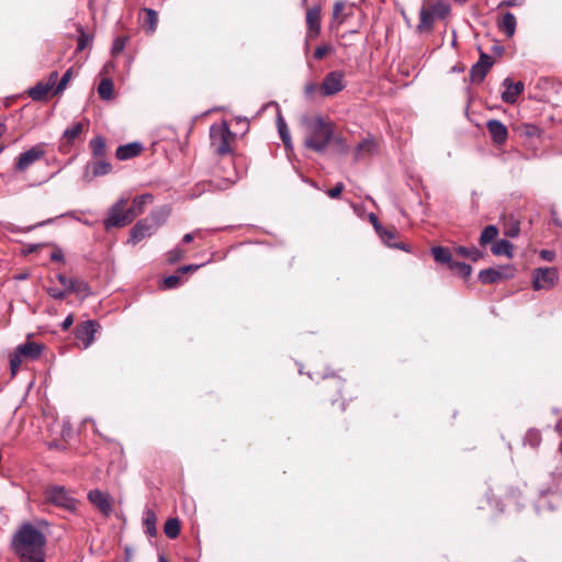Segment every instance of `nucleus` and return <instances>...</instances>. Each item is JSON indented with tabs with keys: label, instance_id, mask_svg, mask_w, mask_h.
<instances>
[{
	"label": "nucleus",
	"instance_id": "obj_1",
	"mask_svg": "<svg viewBox=\"0 0 562 562\" xmlns=\"http://www.w3.org/2000/svg\"><path fill=\"white\" fill-rule=\"evenodd\" d=\"M45 535L32 524H23L14 533L12 547L21 562H44Z\"/></svg>",
	"mask_w": 562,
	"mask_h": 562
},
{
	"label": "nucleus",
	"instance_id": "obj_2",
	"mask_svg": "<svg viewBox=\"0 0 562 562\" xmlns=\"http://www.w3.org/2000/svg\"><path fill=\"white\" fill-rule=\"evenodd\" d=\"M308 131L304 139V146L316 153L325 151L328 144L334 138V130L329 122H326L322 116H316L314 120H308L306 123Z\"/></svg>",
	"mask_w": 562,
	"mask_h": 562
},
{
	"label": "nucleus",
	"instance_id": "obj_3",
	"mask_svg": "<svg viewBox=\"0 0 562 562\" xmlns=\"http://www.w3.org/2000/svg\"><path fill=\"white\" fill-rule=\"evenodd\" d=\"M498 225L499 227L496 225H488L483 229L480 236L481 246H485L486 244L495 240L499 231H502L506 237L510 238L518 236L520 232V221L514 214L503 215Z\"/></svg>",
	"mask_w": 562,
	"mask_h": 562
},
{
	"label": "nucleus",
	"instance_id": "obj_4",
	"mask_svg": "<svg viewBox=\"0 0 562 562\" xmlns=\"http://www.w3.org/2000/svg\"><path fill=\"white\" fill-rule=\"evenodd\" d=\"M450 12L451 5L443 0H438L429 7H422L417 30L420 33L430 31L435 20H443Z\"/></svg>",
	"mask_w": 562,
	"mask_h": 562
},
{
	"label": "nucleus",
	"instance_id": "obj_5",
	"mask_svg": "<svg viewBox=\"0 0 562 562\" xmlns=\"http://www.w3.org/2000/svg\"><path fill=\"white\" fill-rule=\"evenodd\" d=\"M127 199H119L109 210L103 220L106 231L117 227H124L133 222V214L128 211Z\"/></svg>",
	"mask_w": 562,
	"mask_h": 562
},
{
	"label": "nucleus",
	"instance_id": "obj_6",
	"mask_svg": "<svg viewBox=\"0 0 562 562\" xmlns=\"http://www.w3.org/2000/svg\"><path fill=\"white\" fill-rule=\"evenodd\" d=\"M232 137L233 133L226 122L213 124L210 128L211 146L221 156L231 153L229 140Z\"/></svg>",
	"mask_w": 562,
	"mask_h": 562
},
{
	"label": "nucleus",
	"instance_id": "obj_7",
	"mask_svg": "<svg viewBox=\"0 0 562 562\" xmlns=\"http://www.w3.org/2000/svg\"><path fill=\"white\" fill-rule=\"evenodd\" d=\"M516 268L512 263L499 265L491 267L485 270H481L479 273V280L483 284H494L503 280H508L515 277Z\"/></svg>",
	"mask_w": 562,
	"mask_h": 562
},
{
	"label": "nucleus",
	"instance_id": "obj_8",
	"mask_svg": "<svg viewBox=\"0 0 562 562\" xmlns=\"http://www.w3.org/2000/svg\"><path fill=\"white\" fill-rule=\"evenodd\" d=\"M369 220L380 237L381 241L386 246H408L405 241L397 240L400 232L394 226L384 227L374 213L369 214Z\"/></svg>",
	"mask_w": 562,
	"mask_h": 562
},
{
	"label": "nucleus",
	"instance_id": "obj_9",
	"mask_svg": "<svg viewBox=\"0 0 562 562\" xmlns=\"http://www.w3.org/2000/svg\"><path fill=\"white\" fill-rule=\"evenodd\" d=\"M46 498L49 503L57 507L75 510L77 501L70 495V493L64 486H52L46 491Z\"/></svg>",
	"mask_w": 562,
	"mask_h": 562
},
{
	"label": "nucleus",
	"instance_id": "obj_10",
	"mask_svg": "<svg viewBox=\"0 0 562 562\" xmlns=\"http://www.w3.org/2000/svg\"><path fill=\"white\" fill-rule=\"evenodd\" d=\"M559 280L558 270L555 268H536L532 271V288L536 291L550 290Z\"/></svg>",
	"mask_w": 562,
	"mask_h": 562
},
{
	"label": "nucleus",
	"instance_id": "obj_11",
	"mask_svg": "<svg viewBox=\"0 0 562 562\" xmlns=\"http://www.w3.org/2000/svg\"><path fill=\"white\" fill-rule=\"evenodd\" d=\"M112 170L113 166L109 158L90 159L83 168L82 179L91 182L94 178L111 173Z\"/></svg>",
	"mask_w": 562,
	"mask_h": 562
},
{
	"label": "nucleus",
	"instance_id": "obj_12",
	"mask_svg": "<svg viewBox=\"0 0 562 562\" xmlns=\"http://www.w3.org/2000/svg\"><path fill=\"white\" fill-rule=\"evenodd\" d=\"M99 328V324L95 321L88 319L76 326L75 339L76 345L81 349H87L94 340V334Z\"/></svg>",
	"mask_w": 562,
	"mask_h": 562
},
{
	"label": "nucleus",
	"instance_id": "obj_13",
	"mask_svg": "<svg viewBox=\"0 0 562 562\" xmlns=\"http://www.w3.org/2000/svg\"><path fill=\"white\" fill-rule=\"evenodd\" d=\"M344 74L341 71L328 72L322 85L321 91L324 97H331L345 89Z\"/></svg>",
	"mask_w": 562,
	"mask_h": 562
},
{
	"label": "nucleus",
	"instance_id": "obj_14",
	"mask_svg": "<svg viewBox=\"0 0 562 562\" xmlns=\"http://www.w3.org/2000/svg\"><path fill=\"white\" fill-rule=\"evenodd\" d=\"M44 155L45 150L43 149V145H35L18 156L14 168L15 170L22 172L34 162L43 158Z\"/></svg>",
	"mask_w": 562,
	"mask_h": 562
},
{
	"label": "nucleus",
	"instance_id": "obj_15",
	"mask_svg": "<svg viewBox=\"0 0 562 562\" xmlns=\"http://www.w3.org/2000/svg\"><path fill=\"white\" fill-rule=\"evenodd\" d=\"M493 58L485 54L481 53L480 59L476 64H474L470 70V79L472 82H481L485 78L486 74L493 66Z\"/></svg>",
	"mask_w": 562,
	"mask_h": 562
},
{
	"label": "nucleus",
	"instance_id": "obj_16",
	"mask_svg": "<svg viewBox=\"0 0 562 562\" xmlns=\"http://www.w3.org/2000/svg\"><path fill=\"white\" fill-rule=\"evenodd\" d=\"M157 229L155 224H151L147 217L138 221L131 229L128 243H140L146 237L151 236Z\"/></svg>",
	"mask_w": 562,
	"mask_h": 562
},
{
	"label": "nucleus",
	"instance_id": "obj_17",
	"mask_svg": "<svg viewBox=\"0 0 562 562\" xmlns=\"http://www.w3.org/2000/svg\"><path fill=\"white\" fill-rule=\"evenodd\" d=\"M88 499L102 515L109 516L112 512V502L108 493L100 490H92L88 493Z\"/></svg>",
	"mask_w": 562,
	"mask_h": 562
},
{
	"label": "nucleus",
	"instance_id": "obj_18",
	"mask_svg": "<svg viewBox=\"0 0 562 562\" xmlns=\"http://www.w3.org/2000/svg\"><path fill=\"white\" fill-rule=\"evenodd\" d=\"M503 87L505 89L502 92V100L508 104H514L525 90V85L522 81L514 82L510 78H506L503 81Z\"/></svg>",
	"mask_w": 562,
	"mask_h": 562
},
{
	"label": "nucleus",
	"instance_id": "obj_19",
	"mask_svg": "<svg viewBox=\"0 0 562 562\" xmlns=\"http://www.w3.org/2000/svg\"><path fill=\"white\" fill-rule=\"evenodd\" d=\"M486 128L495 145H504L508 138L507 127L498 120H490L486 123Z\"/></svg>",
	"mask_w": 562,
	"mask_h": 562
},
{
	"label": "nucleus",
	"instance_id": "obj_20",
	"mask_svg": "<svg viewBox=\"0 0 562 562\" xmlns=\"http://www.w3.org/2000/svg\"><path fill=\"white\" fill-rule=\"evenodd\" d=\"M143 144L140 142H132L125 145H120L116 148L115 157L119 160H128L137 157L143 150Z\"/></svg>",
	"mask_w": 562,
	"mask_h": 562
},
{
	"label": "nucleus",
	"instance_id": "obj_21",
	"mask_svg": "<svg viewBox=\"0 0 562 562\" xmlns=\"http://www.w3.org/2000/svg\"><path fill=\"white\" fill-rule=\"evenodd\" d=\"M307 35L315 37L321 30V10L317 7L311 8L306 12Z\"/></svg>",
	"mask_w": 562,
	"mask_h": 562
},
{
	"label": "nucleus",
	"instance_id": "obj_22",
	"mask_svg": "<svg viewBox=\"0 0 562 562\" xmlns=\"http://www.w3.org/2000/svg\"><path fill=\"white\" fill-rule=\"evenodd\" d=\"M91 159L108 158L106 140L102 135H97L89 142Z\"/></svg>",
	"mask_w": 562,
	"mask_h": 562
},
{
	"label": "nucleus",
	"instance_id": "obj_23",
	"mask_svg": "<svg viewBox=\"0 0 562 562\" xmlns=\"http://www.w3.org/2000/svg\"><path fill=\"white\" fill-rule=\"evenodd\" d=\"M171 207L169 205H161L154 209L147 216V220L155 224V228L158 229L169 217Z\"/></svg>",
	"mask_w": 562,
	"mask_h": 562
},
{
	"label": "nucleus",
	"instance_id": "obj_24",
	"mask_svg": "<svg viewBox=\"0 0 562 562\" xmlns=\"http://www.w3.org/2000/svg\"><path fill=\"white\" fill-rule=\"evenodd\" d=\"M154 201V196L150 193H144L134 198L132 205L128 211L132 212L133 218L140 215L145 211V206Z\"/></svg>",
	"mask_w": 562,
	"mask_h": 562
},
{
	"label": "nucleus",
	"instance_id": "obj_25",
	"mask_svg": "<svg viewBox=\"0 0 562 562\" xmlns=\"http://www.w3.org/2000/svg\"><path fill=\"white\" fill-rule=\"evenodd\" d=\"M16 349L23 358L34 360L41 356L43 346L34 341H27L25 344L19 345Z\"/></svg>",
	"mask_w": 562,
	"mask_h": 562
},
{
	"label": "nucleus",
	"instance_id": "obj_26",
	"mask_svg": "<svg viewBox=\"0 0 562 562\" xmlns=\"http://www.w3.org/2000/svg\"><path fill=\"white\" fill-rule=\"evenodd\" d=\"M516 23L515 15L510 12H506L498 21V27L504 34L512 37L516 32Z\"/></svg>",
	"mask_w": 562,
	"mask_h": 562
},
{
	"label": "nucleus",
	"instance_id": "obj_27",
	"mask_svg": "<svg viewBox=\"0 0 562 562\" xmlns=\"http://www.w3.org/2000/svg\"><path fill=\"white\" fill-rule=\"evenodd\" d=\"M85 126L81 122L74 123L70 127H67L63 133V140L66 145H72L75 139L83 133Z\"/></svg>",
	"mask_w": 562,
	"mask_h": 562
},
{
	"label": "nucleus",
	"instance_id": "obj_28",
	"mask_svg": "<svg viewBox=\"0 0 562 562\" xmlns=\"http://www.w3.org/2000/svg\"><path fill=\"white\" fill-rule=\"evenodd\" d=\"M49 92V86L44 81H38L34 87L29 89L27 94L34 101H43Z\"/></svg>",
	"mask_w": 562,
	"mask_h": 562
},
{
	"label": "nucleus",
	"instance_id": "obj_29",
	"mask_svg": "<svg viewBox=\"0 0 562 562\" xmlns=\"http://www.w3.org/2000/svg\"><path fill=\"white\" fill-rule=\"evenodd\" d=\"M375 150V143L371 138H364L360 142L355 150L356 159L362 158L364 155H372Z\"/></svg>",
	"mask_w": 562,
	"mask_h": 562
},
{
	"label": "nucleus",
	"instance_id": "obj_30",
	"mask_svg": "<svg viewBox=\"0 0 562 562\" xmlns=\"http://www.w3.org/2000/svg\"><path fill=\"white\" fill-rule=\"evenodd\" d=\"M156 521H157V517H156L155 512L153 509H147L144 514L143 524H144L146 533H148L151 537H155L157 533Z\"/></svg>",
	"mask_w": 562,
	"mask_h": 562
},
{
	"label": "nucleus",
	"instance_id": "obj_31",
	"mask_svg": "<svg viewBox=\"0 0 562 562\" xmlns=\"http://www.w3.org/2000/svg\"><path fill=\"white\" fill-rule=\"evenodd\" d=\"M114 85L109 78H104L98 86V93L102 100H111L113 98Z\"/></svg>",
	"mask_w": 562,
	"mask_h": 562
},
{
	"label": "nucleus",
	"instance_id": "obj_32",
	"mask_svg": "<svg viewBox=\"0 0 562 562\" xmlns=\"http://www.w3.org/2000/svg\"><path fill=\"white\" fill-rule=\"evenodd\" d=\"M541 441H542L541 432L536 428H530L525 434V437H524L525 446H529V447L536 449L541 445Z\"/></svg>",
	"mask_w": 562,
	"mask_h": 562
},
{
	"label": "nucleus",
	"instance_id": "obj_33",
	"mask_svg": "<svg viewBox=\"0 0 562 562\" xmlns=\"http://www.w3.org/2000/svg\"><path fill=\"white\" fill-rule=\"evenodd\" d=\"M146 14L145 18V24H146V32L149 34L155 33L158 24V15L157 12L154 9L144 8L143 10Z\"/></svg>",
	"mask_w": 562,
	"mask_h": 562
},
{
	"label": "nucleus",
	"instance_id": "obj_34",
	"mask_svg": "<svg viewBox=\"0 0 562 562\" xmlns=\"http://www.w3.org/2000/svg\"><path fill=\"white\" fill-rule=\"evenodd\" d=\"M165 535L170 539H176L180 533V521L178 518H169L164 526Z\"/></svg>",
	"mask_w": 562,
	"mask_h": 562
},
{
	"label": "nucleus",
	"instance_id": "obj_35",
	"mask_svg": "<svg viewBox=\"0 0 562 562\" xmlns=\"http://www.w3.org/2000/svg\"><path fill=\"white\" fill-rule=\"evenodd\" d=\"M431 251L437 262L448 263L450 268L453 267L450 248H431Z\"/></svg>",
	"mask_w": 562,
	"mask_h": 562
},
{
	"label": "nucleus",
	"instance_id": "obj_36",
	"mask_svg": "<svg viewBox=\"0 0 562 562\" xmlns=\"http://www.w3.org/2000/svg\"><path fill=\"white\" fill-rule=\"evenodd\" d=\"M234 183V180L231 179H223L221 181L212 180L209 183H201L202 191H205V187H207V190H226ZM200 187V184L198 186Z\"/></svg>",
	"mask_w": 562,
	"mask_h": 562
},
{
	"label": "nucleus",
	"instance_id": "obj_37",
	"mask_svg": "<svg viewBox=\"0 0 562 562\" xmlns=\"http://www.w3.org/2000/svg\"><path fill=\"white\" fill-rule=\"evenodd\" d=\"M69 293H76V294H79V295H87V294L90 293L89 284L86 281H83V280H79V279L74 278L72 285L69 289Z\"/></svg>",
	"mask_w": 562,
	"mask_h": 562
},
{
	"label": "nucleus",
	"instance_id": "obj_38",
	"mask_svg": "<svg viewBox=\"0 0 562 562\" xmlns=\"http://www.w3.org/2000/svg\"><path fill=\"white\" fill-rule=\"evenodd\" d=\"M179 274L180 273L166 277L162 280L160 288L162 290H171L178 288L181 284V278Z\"/></svg>",
	"mask_w": 562,
	"mask_h": 562
},
{
	"label": "nucleus",
	"instance_id": "obj_39",
	"mask_svg": "<svg viewBox=\"0 0 562 562\" xmlns=\"http://www.w3.org/2000/svg\"><path fill=\"white\" fill-rule=\"evenodd\" d=\"M22 359L23 357L21 356V353L18 351V349H15V351L10 355V371H11V376H14L19 369H20V366L22 363Z\"/></svg>",
	"mask_w": 562,
	"mask_h": 562
},
{
	"label": "nucleus",
	"instance_id": "obj_40",
	"mask_svg": "<svg viewBox=\"0 0 562 562\" xmlns=\"http://www.w3.org/2000/svg\"><path fill=\"white\" fill-rule=\"evenodd\" d=\"M70 78H71V69H68V70H67V71L61 76V78H60L59 82L57 83V86H56V87H55V89L53 90V94H54V95H57V94L61 93V92L66 89V87H67V85H68V82H69Z\"/></svg>",
	"mask_w": 562,
	"mask_h": 562
},
{
	"label": "nucleus",
	"instance_id": "obj_41",
	"mask_svg": "<svg viewBox=\"0 0 562 562\" xmlns=\"http://www.w3.org/2000/svg\"><path fill=\"white\" fill-rule=\"evenodd\" d=\"M210 261H212V258H209L207 260L201 261V262H198V263L186 265V266L180 267L177 270V272L180 273V274H183V273H187V272H194L198 269H200L201 267L205 266Z\"/></svg>",
	"mask_w": 562,
	"mask_h": 562
},
{
	"label": "nucleus",
	"instance_id": "obj_42",
	"mask_svg": "<svg viewBox=\"0 0 562 562\" xmlns=\"http://www.w3.org/2000/svg\"><path fill=\"white\" fill-rule=\"evenodd\" d=\"M126 41H127V37H116L113 41L112 48H111V53L113 56H117L119 54H121L124 50Z\"/></svg>",
	"mask_w": 562,
	"mask_h": 562
},
{
	"label": "nucleus",
	"instance_id": "obj_43",
	"mask_svg": "<svg viewBox=\"0 0 562 562\" xmlns=\"http://www.w3.org/2000/svg\"><path fill=\"white\" fill-rule=\"evenodd\" d=\"M277 127H278V132H279L280 138H286V136L290 135V131H289L288 124H286V122L284 121V119L282 117L281 114H278Z\"/></svg>",
	"mask_w": 562,
	"mask_h": 562
},
{
	"label": "nucleus",
	"instance_id": "obj_44",
	"mask_svg": "<svg viewBox=\"0 0 562 562\" xmlns=\"http://www.w3.org/2000/svg\"><path fill=\"white\" fill-rule=\"evenodd\" d=\"M47 293L55 300H63L66 297L67 294H69V292L66 291L65 289L58 288H48Z\"/></svg>",
	"mask_w": 562,
	"mask_h": 562
},
{
	"label": "nucleus",
	"instance_id": "obj_45",
	"mask_svg": "<svg viewBox=\"0 0 562 562\" xmlns=\"http://www.w3.org/2000/svg\"><path fill=\"white\" fill-rule=\"evenodd\" d=\"M506 497L512 499H518L521 496V490L517 485H509L506 487Z\"/></svg>",
	"mask_w": 562,
	"mask_h": 562
},
{
	"label": "nucleus",
	"instance_id": "obj_46",
	"mask_svg": "<svg viewBox=\"0 0 562 562\" xmlns=\"http://www.w3.org/2000/svg\"><path fill=\"white\" fill-rule=\"evenodd\" d=\"M344 9H345V3L341 1H337L334 5L333 18L335 20H339V23H341L344 21V18H342Z\"/></svg>",
	"mask_w": 562,
	"mask_h": 562
},
{
	"label": "nucleus",
	"instance_id": "obj_47",
	"mask_svg": "<svg viewBox=\"0 0 562 562\" xmlns=\"http://www.w3.org/2000/svg\"><path fill=\"white\" fill-rule=\"evenodd\" d=\"M56 278H57L58 282L64 286V289L69 292V289L72 285L74 278H68L61 273H58L56 276Z\"/></svg>",
	"mask_w": 562,
	"mask_h": 562
},
{
	"label": "nucleus",
	"instance_id": "obj_48",
	"mask_svg": "<svg viewBox=\"0 0 562 562\" xmlns=\"http://www.w3.org/2000/svg\"><path fill=\"white\" fill-rule=\"evenodd\" d=\"M330 49L331 47L329 45L317 46L314 52V58L322 59Z\"/></svg>",
	"mask_w": 562,
	"mask_h": 562
},
{
	"label": "nucleus",
	"instance_id": "obj_49",
	"mask_svg": "<svg viewBox=\"0 0 562 562\" xmlns=\"http://www.w3.org/2000/svg\"><path fill=\"white\" fill-rule=\"evenodd\" d=\"M203 235H204V233L201 232V231H196V232H192V233H187V234L183 235L182 241L184 244H189V243L193 241L195 237H199V238L202 239Z\"/></svg>",
	"mask_w": 562,
	"mask_h": 562
},
{
	"label": "nucleus",
	"instance_id": "obj_50",
	"mask_svg": "<svg viewBox=\"0 0 562 562\" xmlns=\"http://www.w3.org/2000/svg\"><path fill=\"white\" fill-rule=\"evenodd\" d=\"M492 252L495 256H505L507 258H513V249L514 248H491Z\"/></svg>",
	"mask_w": 562,
	"mask_h": 562
},
{
	"label": "nucleus",
	"instance_id": "obj_51",
	"mask_svg": "<svg viewBox=\"0 0 562 562\" xmlns=\"http://www.w3.org/2000/svg\"><path fill=\"white\" fill-rule=\"evenodd\" d=\"M342 190H344V184L341 182H338L334 188H331L330 190L327 191V194L331 199H336L341 194Z\"/></svg>",
	"mask_w": 562,
	"mask_h": 562
},
{
	"label": "nucleus",
	"instance_id": "obj_52",
	"mask_svg": "<svg viewBox=\"0 0 562 562\" xmlns=\"http://www.w3.org/2000/svg\"><path fill=\"white\" fill-rule=\"evenodd\" d=\"M472 272L471 266L459 262V277L468 278Z\"/></svg>",
	"mask_w": 562,
	"mask_h": 562
},
{
	"label": "nucleus",
	"instance_id": "obj_53",
	"mask_svg": "<svg viewBox=\"0 0 562 562\" xmlns=\"http://www.w3.org/2000/svg\"><path fill=\"white\" fill-rule=\"evenodd\" d=\"M57 80H58V72L55 70V71H52L47 78V81L45 82L46 85L49 86V89L50 91H53L55 89V87L57 86Z\"/></svg>",
	"mask_w": 562,
	"mask_h": 562
},
{
	"label": "nucleus",
	"instance_id": "obj_54",
	"mask_svg": "<svg viewBox=\"0 0 562 562\" xmlns=\"http://www.w3.org/2000/svg\"><path fill=\"white\" fill-rule=\"evenodd\" d=\"M57 80H58V72L55 70V71H52L47 78V81L45 82L46 85L49 86V89L50 91H53L55 89V87L57 86Z\"/></svg>",
	"mask_w": 562,
	"mask_h": 562
},
{
	"label": "nucleus",
	"instance_id": "obj_55",
	"mask_svg": "<svg viewBox=\"0 0 562 562\" xmlns=\"http://www.w3.org/2000/svg\"><path fill=\"white\" fill-rule=\"evenodd\" d=\"M89 42H90L89 36L85 33H81V35L78 38L77 49L78 50L85 49L87 47V45L89 44Z\"/></svg>",
	"mask_w": 562,
	"mask_h": 562
},
{
	"label": "nucleus",
	"instance_id": "obj_56",
	"mask_svg": "<svg viewBox=\"0 0 562 562\" xmlns=\"http://www.w3.org/2000/svg\"><path fill=\"white\" fill-rule=\"evenodd\" d=\"M540 257L543 259V260H547V261H551L554 259L555 257V252L553 249H548V248H543L541 251H540Z\"/></svg>",
	"mask_w": 562,
	"mask_h": 562
},
{
	"label": "nucleus",
	"instance_id": "obj_57",
	"mask_svg": "<svg viewBox=\"0 0 562 562\" xmlns=\"http://www.w3.org/2000/svg\"><path fill=\"white\" fill-rule=\"evenodd\" d=\"M550 502L554 503L557 507H562V492L552 493Z\"/></svg>",
	"mask_w": 562,
	"mask_h": 562
},
{
	"label": "nucleus",
	"instance_id": "obj_58",
	"mask_svg": "<svg viewBox=\"0 0 562 562\" xmlns=\"http://www.w3.org/2000/svg\"><path fill=\"white\" fill-rule=\"evenodd\" d=\"M181 256V249L180 248H176L171 251L168 252V257H167V260L169 262H173L176 261L177 259H179Z\"/></svg>",
	"mask_w": 562,
	"mask_h": 562
},
{
	"label": "nucleus",
	"instance_id": "obj_59",
	"mask_svg": "<svg viewBox=\"0 0 562 562\" xmlns=\"http://www.w3.org/2000/svg\"><path fill=\"white\" fill-rule=\"evenodd\" d=\"M72 324H74V316L70 314L63 321V323L60 324V327L63 330H68Z\"/></svg>",
	"mask_w": 562,
	"mask_h": 562
},
{
	"label": "nucleus",
	"instance_id": "obj_60",
	"mask_svg": "<svg viewBox=\"0 0 562 562\" xmlns=\"http://www.w3.org/2000/svg\"><path fill=\"white\" fill-rule=\"evenodd\" d=\"M316 89H317V86L313 82H310L305 86L304 93L306 97H312L313 93L316 91Z\"/></svg>",
	"mask_w": 562,
	"mask_h": 562
},
{
	"label": "nucleus",
	"instance_id": "obj_61",
	"mask_svg": "<svg viewBox=\"0 0 562 562\" xmlns=\"http://www.w3.org/2000/svg\"><path fill=\"white\" fill-rule=\"evenodd\" d=\"M50 259H52L53 261H63V259H64V254H63L61 249H60V248H58V249H56L55 251H53V252L50 254Z\"/></svg>",
	"mask_w": 562,
	"mask_h": 562
},
{
	"label": "nucleus",
	"instance_id": "obj_62",
	"mask_svg": "<svg viewBox=\"0 0 562 562\" xmlns=\"http://www.w3.org/2000/svg\"><path fill=\"white\" fill-rule=\"evenodd\" d=\"M285 149L288 150H292L293 149V144H292V139H291V135H288L286 138H281Z\"/></svg>",
	"mask_w": 562,
	"mask_h": 562
},
{
	"label": "nucleus",
	"instance_id": "obj_63",
	"mask_svg": "<svg viewBox=\"0 0 562 562\" xmlns=\"http://www.w3.org/2000/svg\"><path fill=\"white\" fill-rule=\"evenodd\" d=\"M285 149L288 150H292L293 149V144H292V139H291V135H288L286 138H281Z\"/></svg>",
	"mask_w": 562,
	"mask_h": 562
},
{
	"label": "nucleus",
	"instance_id": "obj_64",
	"mask_svg": "<svg viewBox=\"0 0 562 562\" xmlns=\"http://www.w3.org/2000/svg\"><path fill=\"white\" fill-rule=\"evenodd\" d=\"M519 4L520 2L518 0H504L499 3V7H516Z\"/></svg>",
	"mask_w": 562,
	"mask_h": 562
}]
</instances>
